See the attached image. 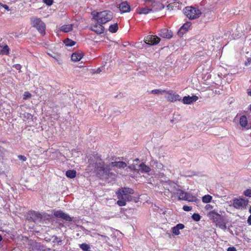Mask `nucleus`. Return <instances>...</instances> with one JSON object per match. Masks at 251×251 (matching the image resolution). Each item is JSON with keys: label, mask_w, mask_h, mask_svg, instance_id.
<instances>
[{"label": "nucleus", "mask_w": 251, "mask_h": 251, "mask_svg": "<svg viewBox=\"0 0 251 251\" xmlns=\"http://www.w3.org/2000/svg\"><path fill=\"white\" fill-rule=\"evenodd\" d=\"M18 158L23 161H25L26 160V157L24 155H19L18 156Z\"/></svg>", "instance_id": "obj_38"}, {"label": "nucleus", "mask_w": 251, "mask_h": 251, "mask_svg": "<svg viewBox=\"0 0 251 251\" xmlns=\"http://www.w3.org/2000/svg\"><path fill=\"white\" fill-rule=\"evenodd\" d=\"M38 0H30V2L32 3H35Z\"/></svg>", "instance_id": "obj_46"}, {"label": "nucleus", "mask_w": 251, "mask_h": 251, "mask_svg": "<svg viewBox=\"0 0 251 251\" xmlns=\"http://www.w3.org/2000/svg\"><path fill=\"white\" fill-rule=\"evenodd\" d=\"M93 19L97 23L105 24L110 21L113 18V13L109 10H104L100 12L95 11L91 12Z\"/></svg>", "instance_id": "obj_3"}, {"label": "nucleus", "mask_w": 251, "mask_h": 251, "mask_svg": "<svg viewBox=\"0 0 251 251\" xmlns=\"http://www.w3.org/2000/svg\"><path fill=\"white\" fill-rule=\"evenodd\" d=\"M159 35L163 38L171 39L173 37L172 32L167 28L161 29L159 32Z\"/></svg>", "instance_id": "obj_15"}, {"label": "nucleus", "mask_w": 251, "mask_h": 251, "mask_svg": "<svg viewBox=\"0 0 251 251\" xmlns=\"http://www.w3.org/2000/svg\"><path fill=\"white\" fill-rule=\"evenodd\" d=\"M247 223L249 225L251 226V215L248 217Z\"/></svg>", "instance_id": "obj_42"}, {"label": "nucleus", "mask_w": 251, "mask_h": 251, "mask_svg": "<svg viewBox=\"0 0 251 251\" xmlns=\"http://www.w3.org/2000/svg\"><path fill=\"white\" fill-rule=\"evenodd\" d=\"M166 90L161 89H154L151 91V93L156 95H162L165 93Z\"/></svg>", "instance_id": "obj_29"}, {"label": "nucleus", "mask_w": 251, "mask_h": 251, "mask_svg": "<svg viewBox=\"0 0 251 251\" xmlns=\"http://www.w3.org/2000/svg\"><path fill=\"white\" fill-rule=\"evenodd\" d=\"M248 124L247 118L245 115L241 116L239 118V125L242 128H246Z\"/></svg>", "instance_id": "obj_22"}, {"label": "nucleus", "mask_w": 251, "mask_h": 251, "mask_svg": "<svg viewBox=\"0 0 251 251\" xmlns=\"http://www.w3.org/2000/svg\"><path fill=\"white\" fill-rule=\"evenodd\" d=\"M79 247L84 251L88 250L90 248V246L86 243H83L79 245Z\"/></svg>", "instance_id": "obj_30"}, {"label": "nucleus", "mask_w": 251, "mask_h": 251, "mask_svg": "<svg viewBox=\"0 0 251 251\" xmlns=\"http://www.w3.org/2000/svg\"><path fill=\"white\" fill-rule=\"evenodd\" d=\"M100 72H101L100 69V68H99V69H98L97 70V71H96V72L97 73H100Z\"/></svg>", "instance_id": "obj_48"}, {"label": "nucleus", "mask_w": 251, "mask_h": 251, "mask_svg": "<svg viewBox=\"0 0 251 251\" xmlns=\"http://www.w3.org/2000/svg\"><path fill=\"white\" fill-rule=\"evenodd\" d=\"M16 68L18 70L20 69L21 68V66L19 65H16Z\"/></svg>", "instance_id": "obj_45"}, {"label": "nucleus", "mask_w": 251, "mask_h": 251, "mask_svg": "<svg viewBox=\"0 0 251 251\" xmlns=\"http://www.w3.org/2000/svg\"><path fill=\"white\" fill-rule=\"evenodd\" d=\"M212 199V197L211 196L209 195H206L202 197V201L204 203H208L210 202Z\"/></svg>", "instance_id": "obj_26"}, {"label": "nucleus", "mask_w": 251, "mask_h": 251, "mask_svg": "<svg viewBox=\"0 0 251 251\" xmlns=\"http://www.w3.org/2000/svg\"><path fill=\"white\" fill-rule=\"evenodd\" d=\"M2 237L0 235V241H1L2 240Z\"/></svg>", "instance_id": "obj_51"}, {"label": "nucleus", "mask_w": 251, "mask_h": 251, "mask_svg": "<svg viewBox=\"0 0 251 251\" xmlns=\"http://www.w3.org/2000/svg\"><path fill=\"white\" fill-rule=\"evenodd\" d=\"M48 55H50L51 56H52L54 58H55L57 60V61H58L59 64H61V63L59 62V60L58 59H56L54 56H52L50 53H48Z\"/></svg>", "instance_id": "obj_47"}, {"label": "nucleus", "mask_w": 251, "mask_h": 251, "mask_svg": "<svg viewBox=\"0 0 251 251\" xmlns=\"http://www.w3.org/2000/svg\"><path fill=\"white\" fill-rule=\"evenodd\" d=\"M184 13L186 17L191 20L197 19L201 14V12L199 9L193 6L185 7Z\"/></svg>", "instance_id": "obj_7"}, {"label": "nucleus", "mask_w": 251, "mask_h": 251, "mask_svg": "<svg viewBox=\"0 0 251 251\" xmlns=\"http://www.w3.org/2000/svg\"><path fill=\"white\" fill-rule=\"evenodd\" d=\"M249 200L244 199L234 198L233 199L232 206L236 209L244 210L247 208Z\"/></svg>", "instance_id": "obj_8"}, {"label": "nucleus", "mask_w": 251, "mask_h": 251, "mask_svg": "<svg viewBox=\"0 0 251 251\" xmlns=\"http://www.w3.org/2000/svg\"><path fill=\"white\" fill-rule=\"evenodd\" d=\"M137 13L139 14H141V10L137 9Z\"/></svg>", "instance_id": "obj_49"}, {"label": "nucleus", "mask_w": 251, "mask_h": 251, "mask_svg": "<svg viewBox=\"0 0 251 251\" xmlns=\"http://www.w3.org/2000/svg\"><path fill=\"white\" fill-rule=\"evenodd\" d=\"M184 225L182 224H178L176 226L172 227V232L176 235H178L180 234L179 230L182 229L184 228Z\"/></svg>", "instance_id": "obj_19"}, {"label": "nucleus", "mask_w": 251, "mask_h": 251, "mask_svg": "<svg viewBox=\"0 0 251 251\" xmlns=\"http://www.w3.org/2000/svg\"><path fill=\"white\" fill-rule=\"evenodd\" d=\"M33 215H35L38 218H41V214L40 213L34 212L33 213Z\"/></svg>", "instance_id": "obj_40"}, {"label": "nucleus", "mask_w": 251, "mask_h": 251, "mask_svg": "<svg viewBox=\"0 0 251 251\" xmlns=\"http://www.w3.org/2000/svg\"><path fill=\"white\" fill-rule=\"evenodd\" d=\"M64 43L67 46L72 47L75 45V42L68 38L64 40Z\"/></svg>", "instance_id": "obj_28"}, {"label": "nucleus", "mask_w": 251, "mask_h": 251, "mask_svg": "<svg viewBox=\"0 0 251 251\" xmlns=\"http://www.w3.org/2000/svg\"><path fill=\"white\" fill-rule=\"evenodd\" d=\"M2 7H3L5 9H6L8 11H9L10 10V9L9 8V6L6 4H4V5H2Z\"/></svg>", "instance_id": "obj_43"}, {"label": "nucleus", "mask_w": 251, "mask_h": 251, "mask_svg": "<svg viewBox=\"0 0 251 251\" xmlns=\"http://www.w3.org/2000/svg\"><path fill=\"white\" fill-rule=\"evenodd\" d=\"M144 7H142V14H147L151 11H154L157 9L158 2L152 0H144Z\"/></svg>", "instance_id": "obj_6"}, {"label": "nucleus", "mask_w": 251, "mask_h": 251, "mask_svg": "<svg viewBox=\"0 0 251 251\" xmlns=\"http://www.w3.org/2000/svg\"><path fill=\"white\" fill-rule=\"evenodd\" d=\"M213 206L210 204H207L205 206V209L206 210H211L212 209H213Z\"/></svg>", "instance_id": "obj_37"}, {"label": "nucleus", "mask_w": 251, "mask_h": 251, "mask_svg": "<svg viewBox=\"0 0 251 251\" xmlns=\"http://www.w3.org/2000/svg\"><path fill=\"white\" fill-rule=\"evenodd\" d=\"M9 53V48L7 45H5L0 51V54L8 55Z\"/></svg>", "instance_id": "obj_27"}, {"label": "nucleus", "mask_w": 251, "mask_h": 251, "mask_svg": "<svg viewBox=\"0 0 251 251\" xmlns=\"http://www.w3.org/2000/svg\"><path fill=\"white\" fill-rule=\"evenodd\" d=\"M119 8L122 13L128 12L130 11V6L126 1L122 2Z\"/></svg>", "instance_id": "obj_17"}, {"label": "nucleus", "mask_w": 251, "mask_h": 251, "mask_svg": "<svg viewBox=\"0 0 251 251\" xmlns=\"http://www.w3.org/2000/svg\"><path fill=\"white\" fill-rule=\"evenodd\" d=\"M185 201H190V202H198L199 201V200L197 199L196 196L193 195L191 193L187 192L186 197Z\"/></svg>", "instance_id": "obj_23"}, {"label": "nucleus", "mask_w": 251, "mask_h": 251, "mask_svg": "<svg viewBox=\"0 0 251 251\" xmlns=\"http://www.w3.org/2000/svg\"><path fill=\"white\" fill-rule=\"evenodd\" d=\"M192 219L196 222H198L201 220V216L198 213H194L192 216Z\"/></svg>", "instance_id": "obj_31"}, {"label": "nucleus", "mask_w": 251, "mask_h": 251, "mask_svg": "<svg viewBox=\"0 0 251 251\" xmlns=\"http://www.w3.org/2000/svg\"><path fill=\"white\" fill-rule=\"evenodd\" d=\"M133 189L129 188H122L118 190L116 195L119 200L117 203L120 206L126 205V201L132 200L131 194H133Z\"/></svg>", "instance_id": "obj_2"}, {"label": "nucleus", "mask_w": 251, "mask_h": 251, "mask_svg": "<svg viewBox=\"0 0 251 251\" xmlns=\"http://www.w3.org/2000/svg\"><path fill=\"white\" fill-rule=\"evenodd\" d=\"M160 41V38L155 35H148L144 39L145 43L150 45H157Z\"/></svg>", "instance_id": "obj_10"}, {"label": "nucleus", "mask_w": 251, "mask_h": 251, "mask_svg": "<svg viewBox=\"0 0 251 251\" xmlns=\"http://www.w3.org/2000/svg\"><path fill=\"white\" fill-rule=\"evenodd\" d=\"M31 96V94L28 92H25L23 95V99L26 100L28 98H30Z\"/></svg>", "instance_id": "obj_33"}, {"label": "nucleus", "mask_w": 251, "mask_h": 251, "mask_svg": "<svg viewBox=\"0 0 251 251\" xmlns=\"http://www.w3.org/2000/svg\"><path fill=\"white\" fill-rule=\"evenodd\" d=\"M183 209L185 211H190L192 209V207L188 205H184L183 206Z\"/></svg>", "instance_id": "obj_36"}, {"label": "nucleus", "mask_w": 251, "mask_h": 251, "mask_svg": "<svg viewBox=\"0 0 251 251\" xmlns=\"http://www.w3.org/2000/svg\"><path fill=\"white\" fill-rule=\"evenodd\" d=\"M249 212H250V213H251V206H250V208H249Z\"/></svg>", "instance_id": "obj_50"}, {"label": "nucleus", "mask_w": 251, "mask_h": 251, "mask_svg": "<svg viewBox=\"0 0 251 251\" xmlns=\"http://www.w3.org/2000/svg\"><path fill=\"white\" fill-rule=\"evenodd\" d=\"M4 5V4H2L1 3H0V5L2 7V5Z\"/></svg>", "instance_id": "obj_52"}, {"label": "nucleus", "mask_w": 251, "mask_h": 251, "mask_svg": "<svg viewBox=\"0 0 251 251\" xmlns=\"http://www.w3.org/2000/svg\"><path fill=\"white\" fill-rule=\"evenodd\" d=\"M171 186H173L176 190V192H172V194L174 195H177L178 196V198L179 200L185 201L187 192H185L179 189H176V188L177 186V185L175 183H172L171 184Z\"/></svg>", "instance_id": "obj_11"}, {"label": "nucleus", "mask_w": 251, "mask_h": 251, "mask_svg": "<svg viewBox=\"0 0 251 251\" xmlns=\"http://www.w3.org/2000/svg\"><path fill=\"white\" fill-rule=\"evenodd\" d=\"M100 23H97L94 25H92L91 26V29L92 31L96 32L97 34H100L103 32L104 27Z\"/></svg>", "instance_id": "obj_14"}, {"label": "nucleus", "mask_w": 251, "mask_h": 251, "mask_svg": "<svg viewBox=\"0 0 251 251\" xmlns=\"http://www.w3.org/2000/svg\"><path fill=\"white\" fill-rule=\"evenodd\" d=\"M30 22L32 26L36 28L41 35L45 34L46 25L40 18L36 17H32L30 18Z\"/></svg>", "instance_id": "obj_5"}, {"label": "nucleus", "mask_w": 251, "mask_h": 251, "mask_svg": "<svg viewBox=\"0 0 251 251\" xmlns=\"http://www.w3.org/2000/svg\"><path fill=\"white\" fill-rule=\"evenodd\" d=\"M151 170V168L142 163V172L148 173Z\"/></svg>", "instance_id": "obj_32"}, {"label": "nucleus", "mask_w": 251, "mask_h": 251, "mask_svg": "<svg viewBox=\"0 0 251 251\" xmlns=\"http://www.w3.org/2000/svg\"><path fill=\"white\" fill-rule=\"evenodd\" d=\"M118 29V25L117 23L111 25L109 27V31L111 33H115Z\"/></svg>", "instance_id": "obj_25"}, {"label": "nucleus", "mask_w": 251, "mask_h": 251, "mask_svg": "<svg viewBox=\"0 0 251 251\" xmlns=\"http://www.w3.org/2000/svg\"><path fill=\"white\" fill-rule=\"evenodd\" d=\"M54 215L57 217L61 218L66 221L71 222L72 221V218L67 214L63 212L62 210H57L54 212Z\"/></svg>", "instance_id": "obj_12"}, {"label": "nucleus", "mask_w": 251, "mask_h": 251, "mask_svg": "<svg viewBox=\"0 0 251 251\" xmlns=\"http://www.w3.org/2000/svg\"><path fill=\"white\" fill-rule=\"evenodd\" d=\"M251 63V58L250 57H249L248 58L247 61H245V65L246 66H248V65H249Z\"/></svg>", "instance_id": "obj_39"}, {"label": "nucleus", "mask_w": 251, "mask_h": 251, "mask_svg": "<svg viewBox=\"0 0 251 251\" xmlns=\"http://www.w3.org/2000/svg\"><path fill=\"white\" fill-rule=\"evenodd\" d=\"M244 194L245 196L251 197V189H247L244 192Z\"/></svg>", "instance_id": "obj_34"}, {"label": "nucleus", "mask_w": 251, "mask_h": 251, "mask_svg": "<svg viewBox=\"0 0 251 251\" xmlns=\"http://www.w3.org/2000/svg\"><path fill=\"white\" fill-rule=\"evenodd\" d=\"M126 166L124 162H112L108 165H105L100 159L96 163L95 171L100 177L106 179L115 176V174L110 172L112 168H125Z\"/></svg>", "instance_id": "obj_1"}, {"label": "nucleus", "mask_w": 251, "mask_h": 251, "mask_svg": "<svg viewBox=\"0 0 251 251\" xmlns=\"http://www.w3.org/2000/svg\"><path fill=\"white\" fill-rule=\"evenodd\" d=\"M73 27H74L73 24L64 25H62L60 27V30L61 31L67 33V32H69L71 31L73 29Z\"/></svg>", "instance_id": "obj_21"}, {"label": "nucleus", "mask_w": 251, "mask_h": 251, "mask_svg": "<svg viewBox=\"0 0 251 251\" xmlns=\"http://www.w3.org/2000/svg\"><path fill=\"white\" fill-rule=\"evenodd\" d=\"M165 93L167 94L165 98L169 102H174L176 101L181 100V97L172 90H166Z\"/></svg>", "instance_id": "obj_9"}, {"label": "nucleus", "mask_w": 251, "mask_h": 251, "mask_svg": "<svg viewBox=\"0 0 251 251\" xmlns=\"http://www.w3.org/2000/svg\"><path fill=\"white\" fill-rule=\"evenodd\" d=\"M207 216L216 224V225L221 228H226V226L224 222L222 216L216 212L215 210L210 211L207 214Z\"/></svg>", "instance_id": "obj_4"}, {"label": "nucleus", "mask_w": 251, "mask_h": 251, "mask_svg": "<svg viewBox=\"0 0 251 251\" xmlns=\"http://www.w3.org/2000/svg\"><path fill=\"white\" fill-rule=\"evenodd\" d=\"M83 57L81 52L77 51L72 54L71 58L73 61L77 62L80 61Z\"/></svg>", "instance_id": "obj_20"}, {"label": "nucleus", "mask_w": 251, "mask_h": 251, "mask_svg": "<svg viewBox=\"0 0 251 251\" xmlns=\"http://www.w3.org/2000/svg\"><path fill=\"white\" fill-rule=\"evenodd\" d=\"M227 251H237L235 247H229L227 249Z\"/></svg>", "instance_id": "obj_41"}, {"label": "nucleus", "mask_w": 251, "mask_h": 251, "mask_svg": "<svg viewBox=\"0 0 251 251\" xmlns=\"http://www.w3.org/2000/svg\"><path fill=\"white\" fill-rule=\"evenodd\" d=\"M190 25H191V24L190 23H185L179 28V29L178 31V35L179 36H182L183 35V34L188 30Z\"/></svg>", "instance_id": "obj_18"}, {"label": "nucleus", "mask_w": 251, "mask_h": 251, "mask_svg": "<svg viewBox=\"0 0 251 251\" xmlns=\"http://www.w3.org/2000/svg\"><path fill=\"white\" fill-rule=\"evenodd\" d=\"M43 2L48 6H51L53 2V0H43Z\"/></svg>", "instance_id": "obj_35"}, {"label": "nucleus", "mask_w": 251, "mask_h": 251, "mask_svg": "<svg viewBox=\"0 0 251 251\" xmlns=\"http://www.w3.org/2000/svg\"><path fill=\"white\" fill-rule=\"evenodd\" d=\"M247 93H248V95L251 96V90L248 89Z\"/></svg>", "instance_id": "obj_44"}, {"label": "nucleus", "mask_w": 251, "mask_h": 251, "mask_svg": "<svg viewBox=\"0 0 251 251\" xmlns=\"http://www.w3.org/2000/svg\"><path fill=\"white\" fill-rule=\"evenodd\" d=\"M198 100V97L196 95L192 96H185L181 99L182 102L185 104H190L196 102Z\"/></svg>", "instance_id": "obj_13"}, {"label": "nucleus", "mask_w": 251, "mask_h": 251, "mask_svg": "<svg viewBox=\"0 0 251 251\" xmlns=\"http://www.w3.org/2000/svg\"><path fill=\"white\" fill-rule=\"evenodd\" d=\"M130 168L139 172L141 170V163L138 159H136L133 161V164L130 166Z\"/></svg>", "instance_id": "obj_16"}, {"label": "nucleus", "mask_w": 251, "mask_h": 251, "mask_svg": "<svg viewBox=\"0 0 251 251\" xmlns=\"http://www.w3.org/2000/svg\"><path fill=\"white\" fill-rule=\"evenodd\" d=\"M76 174V172L75 170H70L66 172V176L70 178H73L75 177Z\"/></svg>", "instance_id": "obj_24"}, {"label": "nucleus", "mask_w": 251, "mask_h": 251, "mask_svg": "<svg viewBox=\"0 0 251 251\" xmlns=\"http://www.w3.org/2000/svg\"><path fill=\"white\" fill-rule=\"evenodd\" d=\"M2 153V151H1V150H0V154L1 155V154Z\"/></svg>", "instance_id": "obj_53"}]
</instances>
